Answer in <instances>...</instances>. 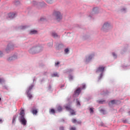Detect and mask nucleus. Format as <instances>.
<instances>
[{
    "label": "nucleus",
    "mask_w": 130,
    "mask_h": 130,
    "mask_svg": "<svg viewBox=\"0 0 130 130\" xmlns=\"http://www.w3.org/2000/svg\"><path fill=\"white\" fill-rule=\"evenodd\" d=\"M53 16L58 22L60 21L62 19V15L59 11H55L53 13Z\"/></svg>",
    "instance_id": "obj_1"
},
{
    "label": "nucleus",
    "mask_w": 130,
    "mask_h": 130,
    "mask_svg": "<svg viewBox=\"0 0 130 130\" xmlns=\"http://www.w3.org/2000/svg\"><path fill=\"white\" fill-rule=\"evenodd\" d=\"M40 47L32 48L30 50H29V53L31 54L38 53L40 52Z\"/></svg>",
    "instance_id": "obj_2"
},
{
    "label": "nucleus",
    "mask_w": 130,
    "mask_h": 130,
    "mask_svg": "<svg viewBox=\"0 0 130 130\" xmlns=\"http://www.w3.org/2000/svg\"><path fill=\"white\" fill-rule=\"evenodd\" d=\"M64 108L68 111H70L71 115H76L75 111L71 108V106L70 105H68L64 106Z\"/></svg>",
    "instance_id": "obj_3"
},
{
    "label": "nucleus",
    "mask_w": 130,
    "mask_h": 130,
    "mask_svg": "<svg viewBox=\"0 0 130 130\" xmlns=\"http://www.w3.org/2000/svg\"><path fill=\"white\" fill-rule=\"evenodd\" d=\"M105 68L104 66H100L97 69L96 73H102V74H100V79L102 78L103 77V73L104 71Z\"/></svg>",
    "instance_id": "obj_4"
},
{
    "label": "nucleus",
    "mask_w": 130,
    "mask_h": 130,
    "mask_svg": "<svg viewBox=\"0 0 130 130\" xmlns=\"http://www.w3.org/2000/svg\"><path fill=\"white\" fill-rule=\"evenodd\" d=\"M110 27V24L109 23H108V22L105 23L103 27L102 28V30L105 31V32H107V30L109 29Z\"/></svg>",
    "instance_id": "obj_5"
},
{
    "label": "nucleus",
    "mask_w": 130,
    "mask_h": 130,
    "mask_svg": "<svg viewBox=\"0 0 130 130\" xmlns=\"http://www.w3.org/2000/svg\"><path fill=\"white\" fill-rule=\"evenodd\" d=\"M21 122L22 124H23V125H26L27 121H26L25 119L24 118V117H21Z\"/></svg>",
    "instance_id": "obj_6"
},
{
    "label": "nucleus",
    "mask_w": 130,
    "mask_h": 130,
    "mask_svg": "<svg viewBox=\"0 0 130 130\" xmlns=\"http://www.w3.org/2000/svg\"><path fill=\"white\" fill-rule=\"evenodd\" d=\"M15 13H9L8 14V17H9V18L11 19H13L15 17Z\"/></svg>",
    "instance_id": "obj_7"
},
{
    "label": "nucleus",
    "mask_w": 130,
    "mask_h": 130,
    "mask_svg": "<svg viewBox=\"0 0 130 130\" xmlns=\"http://www.w3.org/2000/svg\"><path fill=\"white\" fill-rule=\"evenodd\" d=\"M14 46L13 45H8L7 49L6 51H8V50H11L13 49Z\"/></svg>",
    "instance_id": "obj_8"
},
{
    "label": "nucleus",
    "mask_w": 130,
    "mask_h": 130,
    "mask_svg": "<svg viewBox=\"0 0 130 130\" xmlns=\"http://www.w3.org/2000/svg\"><path fill=\"white\" fill-rule=\"evenodd\" d=\"M81 91V88H78L76 91L75 92V94H77V95H79L80 92Z\"/></svg>",
    "instance_id": "obj_9"
},
{
    "label": "nucleus",
    "mask_w": 130,
    "mask_h": 130,
    "mask_svg": "<svg viewBox=\"0 0 130 130\" xmlns=\"http://www.w3.org/2000/svg\"><path fill=\"white\" fill-rule=\"evenodd\" d=\"M93 56H94V55H89L88 58H86V61H90L91 59H92Z\"/></svg>",
    "instance_id": "obj_10"
},
{
    "label": "nucleus",
    "mask_w": 130,
    "mask_h": 130,
    "mask_svg": "<svg viewBox=\"0 0 130 130\" xmlns=\"http://www.w3.org/2000/svg\"><path fill=\"white\" fill-rule=\"evenodd\" d=\"M31 113H32V114H34L35 115H37V114L38 113V111L37 109H32V111H31Z\"/></svg>",
    "instance_id": "obj_11"
},
{
    "label": "nucleus",
    "mask_w": 130,
    "mask_h": 130,
    "mask_svg": "<svg viewBox=\"0 0 130 130\" xmlns=\"http://www.w3.org/2000/svg\"><path fill=\"white\" fill-rule=\"evenodd\" d=\"M16 59V58L15 56H12L8 58V61H11L13 60H14Z\"/></svg>",
    "instance_id": "obj_12"
},
{
    "label": "nucleus",
    "mask_w": 130,
    "mask_h": 130,
    "mask_svg": "<svg viewBox=\"0 0 130 130\" xmlns=\"http://www.w3.org/2000/svg\"><path fill=\"white\" fill-rule=\"evenodd\" d=\"M34 87V85H33L32 84L29 86L28 88L27 92H29Z\"/></svg>",
    "instance_id": "obj_13"
},
{
    "label": "nucleus",
    "mask_w": 130,
    "mask_h": 130,
    "mask_svg": "<svg viewBox=\"0 0 130 130\" xmlns=\"http://www.w3.org/2000/svg\"><path fill=\"white\" fill-rule=\"evenodd\" d=\"M52 36L54 37V38H57L58 37V35L57 33H56L55 32L53 31L52 33Z\"/></svg>",
    "instance_id": "obj_14"
},
{
    "label": "nucleus",
    "mask_w": 130,
    "mask_h": 130,
    "mask_svg": "<svg viewBox=\"0 0 130 130\" xmlns=\"http://www.w3.org/2000/svg\"><path fill=\"white\" fill-rule=\"evenodd\" d=\"M37 34V31L36 30H31L30 32H29V34L30 35H35Z\"/></svg>",
    "instance_id": "obj_15"
},
{
    "label": "nucleus",
    "mask_w": 130,
    "mask_h": 130,
    "mask_svg": "<svg viewBox=\"0 0 130 130\" xmlns=\"http://www.w3.org/2000/svg\"><path fill=\"white\" fill-rule=\"evenodd\" d=\"M57 111L59 112H60L62 111V108L60 106L57 107Z\"/></svg>",
    "instance_id": "obj_16"
},
{
    "label": "nucleus",
    "mask_w": 130,
    "mask_h": 130,
    "mask_svg": "<svg viewBox=\"0 0 130 130\" xmlns=\"http://www.w3.org/2000/svg\"><path fill=\"white\" fill-rule=\"evenodd\" d=\"M116 101H115V100H112V101H111L110 102V103H109V105H111V104H112V105H114L115 104H116Z\"/></svg>",
    "instance_id": "obj_17"
},
{
    "label": "nucleus",
    "mask_w": 130,
    "mask_h": 130,
    "mask_svg": "<svg viewBox=\"0 0 130 130\" xmlns=\"http://www.w3.org/2000/svg\"><path fill=\"white\" fill-rule=\"evenodd\" d=\"M20 115L21 116V117H24L25 114H24V110L21 111Z\"/></svg>",
    "instance_id": "obj_18"
},
{
    "label": "nucleus",
    "mask_w": 130,
    "mask_h": 130,
    "mask_svg": "<svg viewBox=\"0 0 130 130\" xmlns=\"http://www.w3.org/2000/svg\"><path fill=\"white\" fill-rule=\"evenodd\" d=\"M29 92H27V97L29 98V99H31L32 98V95L30 93H29Z\"/></svg>",
    "instance_id": "obj_19"
},
{
    "label": "nucleus",
    "mask_w": 130,
    "mask_h": 130,
    "mask_svg": "<svg viewBox=\"0 0 130 130\" xmlns=\"http://www.w3.org/2000/svg\"><path fill=\"white\" fill-rule=\"evenodd\" d=\"M72 122L73 123H76V122H77L78 123H81V122H79V121H77L76 119H72Z\"/></svg>",
    "instance_id": "obj_20"
},
{
    "label": "nucleus",
    "mask_w": 130,
    "mask_h": 130,
    "mask_svg": "<svg viewBox=\"0 0 130 130\" xmlns=\"http://www.w3.org/2000/svg\"><path fill=\"white\" fill-rule=\"evenodd\" d=\"M52 77H58L59 76H58V73H56L53 74L52 75Z\"/></svg>",
    "instance_id": "obj_21"
},
{
    "label": "nucleus",
    "mask_w": 130,
    "mask_h": 130,
    "mask_svg": "<svg viewBox=\"0 0 130 130\" xmlns=\"http://www.w3.org/2000/svg\"><path fill=\"white\" fill-rule=\"evenodd\" d=\"M16 116H14L13 117V119H12V123L14 124L15 121V120H16Z\"/></svg>",
    "instance_id": "obj_22"
},
{
    "label": "nucleus",
    "mask_w": 130,
    "mask_h": 130,
    "mask_svg": "<svg viewBox=\"0 0 130 130\" xmlns=\"http://www.w3.org/2000/svg\"><path fill=\"white\" fill-rule=\"evenodd\" d=\"M50 113L54 114L55 113V110L54 109H51L50 110Z\"/></svg>",
    "instance_id": "obj_23"
},
{
    "label": "nucleus",
    "mask_w": 130,
    "mask_h": 130,
    "mask_svg": "<svg viewBox=\"0 0 130 130\" xmlns=\"http://www.w3.org/2000/svg\"><path fill=\"white\" fill-rule=\"evenodd\" d=\"M46 1L48 4H52L53 3V0H46Z\"/></svg>",
    "instance_id": "obj_24"
},
{
    "label": "nucleus",
    "mask_w": 130,
    "mask_h": 130,
    "mask_svg": "<svg viewBox=\"0 0 130 130\" xmlns=\"http://www.w3.org/2000/svg\"><path fill=\"white\" fill-rule=\"evenodd\" d=\"M76 103H77V105L78 106H80L81 105L78 99H77V100H76Z\"/></svg>",
    "instance_id": "obj_25"
},
{
    "label": "nucleus",
    "mask_w": 130,
    "mask_h": 130,
    "mask_svg": "<svg viewBox=\"0 0 130 130\" xmlns=\"http://www.w3.org/2000/svg\"><path fill=\"white\" fill-rule=\"evenodd\" d=\"M89 111H90V114H93L94 112V111L92 108H90Z\"/></svg>",
    "instance_id": "obj_26"
},
{
    "label": "nucleus",
    "mask_w": 130,
    "mask_h": 130,
    "mask_svg": "<svg viewBox=\"0 0 130 130\" xmlns=\"http://www.w3.org/2000/svg\"><path fill=\"white\" fill-rule=\"evenodd\" d=\"M5 80L3 78H0V83H4Z\"/></svg>",
    "instance_id": "obj_27"
},
{
    "label": "nucleus",
    "mask_w": 130,
    "mask_h": 130,
    "mask_svg": "<svg viewBox=\"0 0 130 130\" xmlns=\"http://www.w3.org/2000/svg\"><path fill=\"white\" fill-rule=\"evenodd\" d=\"M100 112L103 113V114H105V111L104 110H100Z\"/></svg>",
    "instance_id": "obj_28"
},
{
    "label": "nucleus",
    "mask_w": 130,
    "mask_h": 130,
    "mask_svg": "<svg viewBox=\"0 0 130 130\" xmlns=\"http://www.w3.org/2000/svg\"><path fill=\"white\" fill-rule=\"evenodd\" d=\"M85 88H86V84H82V88L85 89Z\"/></svg>",
    "instance_id": "obj_29"
},
{
    "label": "nucleus",
    "mask_w": 130,
    "mask_h": 130,
    "mask_svg": "<svg viewBox=\"0 0 130 130\" xmlns=\"http://www.w3.org/2000/svg\"><path fill=\"white\" fill-rule=\"evenodd\" d=\"M112 54H113V56H114V58L117 57V56H116V55L115 53H113Z\"/></svg>",
    "instance_id": "obj_30"
},
{
    "label": "nucleus",
    "mask_w": 130,
    "mask_h": 130,
    "mask_svg": "<svg viewBox=\"0 0 130 130\" xmlns=\"http://www.w3.org/2000/svg\"><path fill=\"white\" fill-rule=\"evenodd\" d=\"M59 129L60 130H64V128L63 126H61V127H60Z\"/></svg>",
    "instance_id": "obj_31"
},
{
    "label": "nucleus",
    "mask_w": 130,
    "mask_h": 130,
    "mask_svg": "<svg viewBox=\"0 0 130 130\" xmlns=\"http://www.w3.org/2000/svg\"><path fill=\"white\" fill-rule=\"evenodd\" d=\"M64 52H65V53H67L69 52V49H65Z\"/></svg>",
    "instance_id": "obj_32"
},
{
    "label": "nucleus",
    "mask_w": 130,
    "mask_h": 130,
    "mask_svg": "<svg viewBox=\"0 0 130 130\" xmlns=\"http://www.w3.org/2000/svg\"><path fill=\"white\" fill-rule=\"evenodd\" d=\"M70 130H76V128L74 127H72L70 129Z\"/></svg>",
    "instance_id": "obj_33"
},
{
    "label": "nucleus",
    "mask_w": 130,
    "mask_h": 130,
    "mask_svg": "<svg viewBox=\"0 0 130 130\" xmlns=\"http://www.w3.org/2000/svg\"><path fill=\"white\" fill-rule=\"evenodd\" d=\"M59 64V62H57L56 63H55V66H57Z\"/></svg>",
    "instance_id": "obj_34"
},
{
    "label": "nucleus",
    "mask_w": 130,
    "mask_h": 130,
    "mask_svg": "<svg viewBox=\"0 0 130 130\" xmlns=\"http://www.w3.org/2000/svg\"><path fill=\"white\" fill-rule=\"evenodd\" d=\"M3 56V53L1 51H0V57Z\"/></svg>",
    "instance_id": "obj_35"
},
{
    "label": "nucleus",
    "mask_w": 130,
    "mask_h": 130,
    "mask_svg": "<svg viewBox=\"0 0 130 130\" xmlns=\"http://www.w3.org/2000/svg\"><path fill=\"white\" fill-rule=\"evenodd\" d=\"M126 11V9L125 8H123L121 9V11L123 12V11Z\"/></svg>",
    "instance_id": "obj_36"
},
{
    "label": "nucleus",
    "mask_w": 130,
    "mask_h": 130,
    "mask_svg": "<svg viewBox=\"0 0 130 130\" xmlns=\"http://www.w3.org/2000/svg\"><path fill=\"white\" fill-rule=\"evenodd\" d=\"M45 20L44 18H41V21H44Z\"/></svg>",
    "instance_id": "obj_37"
},
{
    "label": "nucleus",
    "mask_w": 130,
    "mask_h": 130,
    "mask_svg": "<svg viewBox=\"0 0 130 130\" xmlns=\"http://www.w3.org/2000/svg\"><path fill=\"white\" fill-rule=\"evenodd\" d=\"M70 79L73 80V76H70Z\"/></svg>",
    "instance_id": "obj_38"
},
{
    "label": "nucleus",
    "mask_w": 130,
    "mask_h": 130,
    "mask_svg": "<svg viewBox=\"0 0 130 130\" xmlns=\"http://www.w3.org/2000/svg\"><path fill=\"white\" fill-rule=\"evenodd\" d=\"M2 122H3L2 119L0 118V123H2Z\"/></svg>",
    "instance_id": "obj_39"
},
{
    "label": "nucleus",
    "mask_w": 130,
    "mask_h": 130,
    "mask_svg": "<svg viewBox=\"0 0 130 130\" xmlns=\"http://www.w3.org/2000/svg\"><path fill=\"white\" fill-rule=\"evenodd\" d=\"M25 28V26H24L21 27V29H24Z\"/></svg>",
    "instance_id": "obj_40"
},
{
    "label": "nucleus",
    "mask_w": 130,
    "mask_h": 130,
    "mask_svg": "<svg viewBox=\"0 0 130 130\" xmlns=\"http://www.w3.org/2000/svg\"><path fill=\"white\" fill-rule=\"evenodd\" d=\"M2 101V99H1V98H0V101Z\"/></svg>",
    "instance_id": "obj_41"
}]
</instances>
